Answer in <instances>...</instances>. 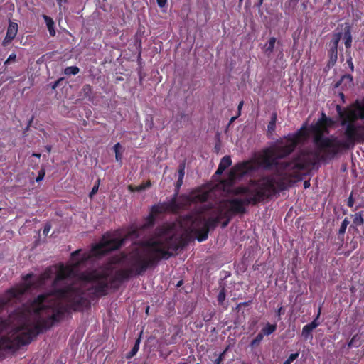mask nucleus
I'll list each match as a JSON object with an SVG mask.
<instances>
[{
	"label": "nucleus",
	"mask_w": 364,
	"mask_h": 364,
	"mask_svg": "<svg viewBox=\"0 0 364 364\" xmlns=\"http://www.w3.org/2000/svg\"><path fill=\"white\" fill-rule=\"evenodd\" d=\"M224 171H225L224 168H221V167H220L218 166V169H217V171L215 172V174L220 175V174H222L224 172Z\"/></svg>",
	"instance_id": "c03bdc74"
},
{
	"label": "nucleus",
	"mask_w": 364,
	"mask_h": 364,
	"mask_svg": "<svg viewBox=\"0 0 364 364\" xmlns=\"http://www.w3.org/2000/svg\"><path fill=\"white\" fill-rule=\"evenodd\" d=\"M263 1H264L259 0V1H258V6H260L262 4Z\"/></svg>",
	"instance_id": "052dcab7"
},
{
	"label": "nucleus",
	"mask_w": 364,
	"mask_h": 364,
	"mask_svg": "<svg viewBox=\"0 0 364 364\" xmlns=\"http://www.w3.org/2000/svg\"><path fill=\"white\" fill-rule=\"evenodd\" d=\"M336 109L339 117L341 119V125H347L349 123H355L358 119H360L356 112L352 107L349 109L342 110L341 106L337 105Z\"/></svg>",
	"instance_id": "9d476101"
},
{
	"label": "nucleus",
	"mask_w": 364,
	"mask_h": 364,
	"mask_svg": "<svg viewBox=\"0 0 364 364\" xmlns=\"http://www.w3.org/2000/svg\"><path fill=\"white\" fill-rule=\"evenodd\" d=\"M32 156H35V157H36L38 159H40L41 155V154H38V153H33Z\"/></svg>",
	"instance_id": "5fc2aeb1"
},
{
	"label": "nucleus",
	"mask_w": 364,
	"mask_h": 364,
	"mask_svg": "<svg viewBox=\"0 0 364 364\" xmlns=\"http://www.w3.org/2000/svg\"><path fill=\"white\" fill-rule=\"evenodd\" d=\"M277 114L276 112H274L272 114V117H271V120L269 121V122H273V124H276L277 122Z\"/></svg>",
	"instance_id": "ea45409f"
},
{
	"label": "nucleus",
	"mask_w": 364,
	"mask_h": 364,
	"mask_svg": "<svg viewBox=\"0 0 364 364\" xmlns=\"http://www.w3.org/2000/svg\"><path fill=\"white\" fill-rule=\"evenodd\" d=\"M227 225H228V221L224 222V223H223V224L222 228H224V227H225V226H226Z\"/></svg>",
	"instance_id": "680f3d73"
},
{
	"label": "nucleus",
	"mask_w": 364,
	"mask_h": 364,
	"mask_svg": "<svg viewBox=\"0 0 364 364\" xmlns=\"http://www.w3.org/2000/svg\"><path fill=\"white\" fill-rule=\"evenodd\" d=\"M228 350V348H226L225 350H223V352H222L219 356L218 358H221V360L223 361L224 358H225V355L226 353Z\"/></svg>",
	"instance_id": "a18cd8bd"
},
{
	"label": "nucleus",
	"mask_w": 364,
	"mask_h": 364,
	"mask_svg": "<svg viewBox=\"0 0 364 364\" xmlns=\"http://www.w3.org/2000/svg\"><path fill=\"white\" fill-rule=\"evenodd\" d=\"M304 186L305 188H309L310 186V182L309 181H304Z\"/></svg>",
	"instance_id": "603ef678"
},
{
	"label": "nucleus",
	"mask_w": 364,
	"mask_h": 364,
	"mask_svg": "<svg viewBox=\"0 0 364 364\" xmlns=\"http://www.w3.org/2000/svg\"><path fill=\"white\" fill-rule=\"evenodd\" d=\"M346 229H339L338 235H344Z\"/></svg>",
	"instance_id": "6e6d98bb"
},
{
	"label": "nucleus",
	"mask_w": 364,
	"mask_h": 364,
	"mask_svg": "<svg viewBox=\"0 0 364 364\" xmlns=\"http://www.w3.org/2000/svg\"><path fill=\"white\" fill-rule=\"evenodd\" d=\"M159 234L152 237L153 239L160 240V247L167 250L171 257L177 254L178 250H183L191 242L196 239L198 242L205 241L208 237L210 229H184L182 233L173 232L174 229H159Z\"/></svg>",
	"instance_id": "20e7f679"
},
{
	"label": "nucleus",
	"mask_w": 364,
	"mask_h": 364,
	"mask_svg": "<svg viewBox=\"0 0 364 364\" xmlns=\"http://www.w3.org/2000/svg\"><path fill=\"white\" fill-rule=\"evenodd\" d=\"M50 229H43V235L47 236Z\"/></svg>",
	"instance_id": "3c124183"
},
{
	"label": "nucleus",
	"mask_w": 364,
	"mask_h": 364,
	"mask_svg": "<svg viewBox=\"0 0 364 364\" xmlns=\"http://www.w3.org/2000/svg\"><path fill=\"white\" fill-rule=\"evenodd\" d=\"M252 303V301L250 300L248 301H245V302H240L237 304V309H239L240 308L241 306H248L250 304Z\"/></svg>",
	"instance_id": "c9c22d12"
},
{
	"label": "nucleus",
	"mask_w": 364,
	"mask_h": 364,
	"mask_svg": "<svg viewBox=\"0 0 364 364\" xmlns=\"http://www.w3.org/2000/svg\"><path fill=\"white\" fill-rule=\"evenodd\" d=\"M132 234L134 235H136L137 236L139 235V229H132Z\"/></svg>",
	"instance_id": "09e8293b"
},
{
	"label": "nucleus",
	"mask_w": 364,
	"mask_h": 364,
	"mask_svg": "<svg viewBox=\"0 0 364 364\" xmlns=\"http://www.w3.org/2000/svg\"><path fill=\"white\" fill-rule=\"evenodd\" d=\"M50 227H51V226H50V224H48V223H47V224L45 225V227H44V228H50Z\"/></svg>",
	"instance_id": "69168bd1"
},
{
	"label": "nucleus",
	"mask_w": 364,
	"mask_h": 364,
	"mask_svg": "<svg viewBox=\"0 0 364 364\" xmlns=\"http://www.w3.org/2000/svg\"><path fill=\"white\" fill-rule=\"evenodd\" d=\"M243 104H244V102L243 101H241L239 105H238V107H237V114L238 115H240L241 114V109L243 106Z\"/></svg>",
	"instance_id": "79ce46f5"
},
{
	"label": "nucleus",
	"mask_w": 364,
	"mask_h": 364,
	"mask_svg": "<svg viewBox=\"0 0 364 364\" xmlns=\"http://www.w3.org/2000/svg\"><path fill=\"white\" fill-rule=\"evenodd\" d=\"M141 343V336H139L135 341V343L134 346L132 347V350L127 354L126 358L127 359H130L132 357H134L139 349V345Z\"/></svg>",
	"instance_id": "412c9836"
},
{
	"label": "nucleus",
	"mask_w": 364,
	"mask_h": 364,
	"mask_svg": "<svg viewBox=\"0 0 364 364\" xmlns=\"http://www.w3.org/2000/svg\"><path fill=\"white\" fill-rule=\"evenodd\" d=\"M157 4L159 7L162 8L165 6L167 3V0H156Z\"/></svg>",
	"instance_id": "4c0bfd02"
},
{
	"label": "nucleus",
	"mask_w": 364,
	"mask_h": 364,
	"mask_svg": "<svg viewBox=\"0 0 364 364\" xmlns=\"http://www.w3.org/2000/svg\"><path fill=\"white\" fill-rule=\"evenodd\" d=\"M351 107L356 112L360 119H364V96L360 100L357 99Z\"/></svg>",
	"instance_id": "ddd939ff"
},
{
	"label": "nucleus",
	"mask_w": 364,
	"mask_h": 364,
	"mask_svg": "<svg viewBox=\"0 0 364 364\" xmlns=\"http://www.w3.org/2000/svg\"><path fill=\"white\" fill-rule=\"evenodd\" d=\"M283 364H291L289 361H288L287 360H286Z\"/></svg>",
	"instance_id": "e2e57ef3"
},
{
	"label": "nucleus",
	"mask_w": 364,
	"mask_h": 364,
	"mask_svg": "<svg viewBox=\"0 0 364 364\" xmlns=\"http://www.w3.org/2000/svg\"><path fill=\"white\" fill-rule=\"evenodd\" d=\"M18 26L16 23L11 21L9 22L6 36L2 41L3 46H7L16 38L18 32Z\"/></svg>",
	"instance_id": "9b49d317"
},
{
	"label": "nucleus",
	"mask_w": 364,
	"mask_h": 364,
	"mask_svg": "<svg viewBox=\"0 0 364 364\" xmlns=\"http://www.w3.org/2000/svg\"><path fill=\"white\" fill-rule=\"evenodd\" d=\"M360 339V337L358 334L354 335L350 341L348 343V348H352L353 347H358L360 345H357L355 343L358 340Z\"/></svg>",
	"instance_id": "bb28decb"
},
{
	"label": "nucleus",
	"mask_w": 364,
	"mask_h": 364,
	"mask_svg": "<svg viewBox=\"0 0 364 364\" xmlns=\"http://www.w3.org/2000/svg\"><path fill=\"white\" fill-rule=\"evenodd\" d=\"M56 1H57V2H58V4L60 6H61V5H62V2H63V1H64V2H66V1H67V0H56Z\"/></svg>",
	"instance_id": "13d9d810"
},
{
	"label": "nucleus",
	"mask_w": 364,
	"mask_h": 364,
	"mask_svg": "<svg viewBox=\"0 0 364 364\" xmlns=\"http://www.w3.org/2000/svg\"><path fill=\"white\" fill-rule=\"evenodd\" d=\"M203 228H210V227L209 225H205Z\"/></svg>",
	"instance_id": "774afa93"
},
{
	"label": "nucleus",
	"mask_w": 364,
	"mask_h": 364,
	"mask_svg": "<svg viewBox=\"0 0 364 364\" xmlns=\"http://www.w3.org/2000/svg\"><path fill=\"white\" fill-rule=\"evenodd\" d=\"M80 72V69L77 66H69L65 68L64 74L66 75H75Z\"/></svg>",
	"instance_id": "b1692460"
},
{
	"label": "nucleus",
	"mask_w": 364,
	"mask_h": 364,
	"mask_svg": "<svg viewBox=\"0 0 364 364\" xmlns=\"http://www.w3.org/2000/svg\"><path fill=\"white\" fill-rule=\"evenodd\" d=\"M277 324H271L267 323L264 327L262 328L261 333L263 336H269L277 330Z\"/></svg>",
	"instance_id": "6ab92c4d"
},
{
	"label": "nucleus",
	"mask_w": 364,
	"mask_h": 364,
	"mask_svg": "<svg viewBox=\"0 0 364 364\" xmlns=\"http://www.w3.org/2000/svg\"><path fill=\"white\" fill-rule=\"evenodd\" d=\"M58 81H56V82L53 84V85L52 86V88H53V89H55V88H56V87L58 86Z\"/></svg>",
	"instance_id": "bf43d9fd"
},
{
	"label": "nucleus",
	"mask_w": 364,
	"mask_h": 364,
	"mask_svg": "<svg viewBox=\"0 0 364 364\" xmlns=\"http://www.w3.org/2000/svg\"><path fill=\"white\" fill-rule=\"evenodd\" d=\"M98 191V185L94 186L92 191L90 193V197L92 198L93 195H95Z\"/></svg>",
	"instance_id": "e433bc0d"
},
{
	"label": "nucleus",
	"mask_w": 364,
	"mask_h": 364,
	"mask_svg": "<svg viewBox=\"0 0 364 364\" xmlns=\"http://www.w3.org/2000/svg\"><path fill=\"white\" fill-rule=\"evenodd\" d=\"M353 199L352 196H350L348 200V206L353 207Z\"/></svg>",
	"instance_id": "37998d69"
},
{
	"label": "nucleus",
	"mask_w": 364,
	"mask_h": 364,
	"mask_svg": "<svg viewBox=\"0 0 364 364\" xmlns=\"http://www.w3.org/2000/svg\"><path fill=\"white\" fill-rule=\"evenodd\" d=\"M45 175H46V171L44 168H41L39 171H38V176L36 177V182H40L41 181L43 178L45 177Z\"/></svg>",
	"instance_id": "7c9ffc66"
},
{
	"label": "nucleus",
	"mask_w": 364,
	"mask_h": 364,
	"mask_svg": "<svg viewBox=\"0 0 364 364\" xmlns=\"http://www.w3.org/2000/svg\"><path fill=\"white\" fill-rule=\"evenodd\" d=\"M275 128H276V124H273V122H269L268 125H267V129H268V132H272L275 130Z\"/></svg>",
	"instance_id": "f704fd0d"
},
{
	"label": "nucleus",
	"mask_w": 364,
	"mask_h": 364,
	"mask_svg": "<svg viewBox=\"0 0 364 364\" xmlns=\"http://www.w3.org/2000/svg\"><path fill=\"white\" fill-rule=\"evenodd\" d=\"M178 178H181L183 180L184 175H185V164L184 163L180 164L179 167H178Z\"/></svg>",
	"instance_id": "c756f323"
},
{
	"label": "nucleus",
	"mask_w": 364,
	"mask_h": 364,
	"mask_svg": "<svg viewBox=\"0 0 364 364\" xmlns=\"http://www.w3.org/2000/svg\"><path fill=\"white\" fill-rule=\"evenodd\" d=\"M45 149H46V150L47 151V152L50 153V152L51 151V150H52V146H50V145H46V146H45Z\"/></svg>",
	"instance_id": "8fccbe9b"
},
{
	"label": "nucleus",
	"mask_w": 364,
	"mask_h": 364,
	"mask_svg": "<svg viewBox=\"0 0 364 364\" xmlns=\"http://www.w3.org/2000/svg\"><path fill=\"white\" fill-rule=\"evenodd\" d=\"M341 82H344L345 85H348L349 86H350L351 85H353V77L352 76V75L350 74H345L343 75L341 80L336 84V87H338Z\"/></svg>",
	"instance_id": "4be33fe9"
},
{
	"label": "nucleus",
	"mask_w": 364,
	"mask_h": 364,
	"mask_svg": "<svg viewBox=\"0 0 364 364\" xmlns=\"http://www.w3.org/2000/svg\"><path fill=\"white\" fill-rule=\"evenodd\" d=\"M346 63L348 64L350 71L353 73L354 71V65L351 56H349V58H347Z\"/></svg>",
	"instance_id": "2f4dec72"
},
{
	"label": "nucleus",
	"mask_w": 364,
	"mask_h": 364,
	"mask_svg": "<svg viewBox=\"0 0 364 364\" xmlns=\"http://www.w3.org/2000/svg\"><path fill=\"white\" fill-rule=\"evenodd\" d=\"M343 127V138H334L333 145L329 152L328 161L338 157L344 151L353 149L355 144L364 143V125L349 123Z\"/></svg>",
	"instance_id": "39448f33"
},
{
	"label": "nucleus",
	"mask_w": 364,
	"mask_h": 364,
	"mask_svg": "<svg viewBox=\"0 0 364 364\" xmlns=\"http://www.w3.org/2000/svg\"><path fill=\"white\" fill-rule=\"evenodd\" d=\"M346 226H347L346 220H344L342 223L341 228H346Z\"/></svg>",
	"instance_id": "4d7b16f0"
},
{
	"label": "nucleus",
	"mask_w": 364,
	"mask_h": 364,
	"mask_svg": "<svg viewBox=\"0 0 364 364\" xmlns=\"http://www.w3.org/2000/svg\"><path fill=\"white\" fill-rule=\"evenodd\" d=\"M247 205L245 200L232 199L230 201V210L233 213H244L246 210L245 205Z\"/></svg>",
	"instance_id": "f8f14e48"
},
{
	"label": "nucleus",
	"mask_w": 364,
	"mask_h": 364,
	"mask_svg": "<svg viewBox=\"0 0 364 364\" xmlns=\"http://www.w3.org/2000/svg\"><path fill=\"white\" fill-rule=\"evenodd\" d=\"M223 361L221 360V358H217L214 361L213 364H223Z\"/></svg>",
	"instance_id": "49530a36"
},
{
	"label": "nucleus",
	"mask_w": 364,
	"mask_h": 364,
	"mask_svg": "<svg viewBox=\"0 0 364 364\" xmlns=\"http://www.w3.org/2000/svg\"><path fill=\"white\" fill-rule=\"evenodd\" d=\"M277 38L275 37H271L268 40V42L264 46V52L267 55H270L274 49Z\"/></svg>",
	"instance_id": "4468645a"
},
{
	"label": "nucleus",
	"mask_w": 364,
	"mask_h": 364,
	"mask_svg": "<svg viewBox=\"0 0 364 364\" xmlns=\"http://www.w3.org/2000/svg\"><path fill=\"white\" fill-rule=\"evenodd\" d=\"M210 197V191H204L202 188H198L191 191L189 195H181L179 199L181 200L180 203L182 204V208H183L193 203L206 202Z\"/></svg>",
	"instance_id": "6e6552de"
},
{
	"label": "nucleus",
	"mask_w": 364,
	"mask_h": 364,
	"mask_svg": "<svg viewBox=\"0 0 364 364\" xmlns=\"http://www.w3.org/2000/svg\"><path fill=\"white\" fill-rule=\"evenodd\" d=\"M43 18L45 22L46 23L47 28L48 29L49 33L51 36H54L55 35V23L53 20L46 15H43Z\"/></svg>",
	"instance_id": "dca6fc26"
},
{
	"label": "nucleus",
	"mask_w": 364,
	"mask_h": 364,
	"mask_svg": "<svg viewBox=\"0 0 364 364\" xmlns=\"http://www.w3.org/2000/svg\"><path fill=\"white\" fill-rule=\"evenodd\" d=\"M321 308L319 307L318 309V313H317V315L316 316V318L313 320V321H311L309 324H313L314 326L313 328L315 329L316 327H318L319 325H320V322L318 321L319 317H320V315H321Z\"/></svg>",
	"instance_id": "c85d7f7f"
},
{
	"label": "nucleus",
	"mask_w": 364,
	"mask_h": 364,
	"mask_svg": "<svg viewBox=\"0 0 364 364\" xmlns=\"http://www.w3.org/2000/svg\"><path fill=\"white\" fill-rule=\"evenodd\" d=\"M151 186V181H147L146 183H143L138 186H133L132 185L128 186V189L131 192H140L142 191Z\"/></svg>",
	"instance_id": "2eb2a0df"
},
{
	"label": "nucleus",
	"mask_w": 364,
	"mask_h": 364,
	"mask_svg": "<svg viewBox=\"0 0 364 364\" xmlns=\"http://www.w3.org/2000/svg\"><path fill=\"white\" fill-rule=\"evenodd\" d=\"M226 298V289L223 287L220 290L218 296H217V301L220 305H223Z\"/></svg>",
	"instance_id": "393cba45"
},
{
	"label": "nucleus",
	"mask_w": 364,
	"mask_h": 364,
	"mask_svg": "<svg viewBox=\"0 0 364 364\" xmlns=\"http://www.w3.org/2000/svg\"><path fill=\"white\" fill-rule=\"evenodd\" d=\"M328 117L326 115L324 112L321 113V117L318 119L316 122H321L323 121H326Z\"/></svg>",
	"instance_id": "58836bf2"
},
{
	"label": "nucleus",
	"mask_w": 364,
	"mask_h": 364,
	"mask_svg": "<svg viewBox=\"0 0 364 364\" xmlns=\"http://www.w3.org/2000/svg\"><path fill=\"white\" fill-rule=\"evenodd\" d=\"M225 179H224L225 181ZM221 181L220 184L224 191L232 192L234 195L245 194L246 204L255 205L269 198L279 191H282L287 188L286 181L282 178H276L273 176H266L259 180L250 181V186H241L231 190L232 186L225 187Z\"/></svg>",
	"instance_id": "7ed1b4c3"
},
{
	"label": "nucleus",
	"mask_w": 364,
	"mask_h": 364,
	"mask_svg": "<svg viewBox=\"0 0 364 364\" xmlns=\"http://www.w3.org/2000/svg\"><path fill=\"white\" fill-rule=\"evenodd\" d=\"M284 313V309H283V307H282V306H280V307L277 309V311H276V314H277V316H278L279 317L282 314H283Z\"/></svg>",
	"instance_id": "a19ab883"
},
{
	"label": "nucleus",
	"mask_w": 364,
	"mask_h": 364,
	"mask_svg": "<svg viewBox=\"0 0 364 364\" xmlns=\"http://www.w3.org/2000/svg\"><path fill=\"white\" fill-rule=\"evenodd\" d=\"M299 352L295 353H291L288 357V358L287 360L291 363L293 361H294L299 357Z\"/></svg>",
	"instance_id": "72a5a7b5"
},
{
	"label": "nucleus",
	"mask_w": 364,
	"mask_h": 364,
	"mask_svg": "<svg viewBox=\"0 0 364 364\" xmlns=\"http://www.w3.org/2000/svg\"><path fill=\"white\" fill-rule=\"evenodd\" d=\"M335 124V121L329 117L326 121L316 122L311 129L314 133L313 142L316 147V153L320 155L321 160L328 161L329 152L333 145L334 138L336 136L331 135L326 136L325 134H329V129Z\"/></svg>",
	"instance_id": "423d86ee"
},
{
	"label": "nucleus",
	"mask_w": 364,
	"mask_h": 364,
	"mask_svg": "<svg viewBox=\"0 0 364 364\" xmlns=\"http://www.w3.org/2000/svg\"><path fill=\"white\" fill-rule=\"evenodd\" d=\"M240 116V115H238V114H237V115H236V116L232 117L230 119V123L233 122H234L236 119H237Z\"/></svg>",
	"instance_id": "864d4df0"
},
{
	"label": "nucleus",
	"mask_w": 364,
	"mask_h": 364,
	"mask_svg": "<svg viewBox=\"0 0 364 364\" xmlns=\"http://www.w3.org/2000/svg\"><path fill=\"white\" fill-rule=\"evenodd\" d=\"M33 117H32L30 119V120L28 121V125H27L26 128L25 129V131H27L29 129V127H31V124L33 122Z\"/></svg>",
	"instance_id": "de8ad7c7"
},
{
	"label": "nucleus",
	"mask_w": 364,
	"mask_h": 364,
	"mask_svg": "<svg viewBox=\"0 0 364 364\" xmlns=\"http://www.w3.org/2000/svg\"><path fill=\"white\" fill-rule=\"evenodd\" d=\"M232 164V160L230 156H223L219 164V166L224 168L225 170L230 166Z\"/></svg>",
	"instance_id": "5701e85b"
},
{
	"label": "nucleus",
	"mask_w": 364,
	"mask_h": 364,
	"mask_svg": "<svg viewBox=\"0 0 364 364\" xmlns=\"http://www.w3.org/2000/svg\"><path fill=\"white\" fill-rule=\"evenodd\" d=\"M16 53H13L9 56V58L4 62V64L6 65V64H9L10 62H14L16 60Z\"/></svg>",
	"instance_id": "473e14b6"
},
{
	"label": "nucleus",
	"mask_w": 364,
	"mask_h": 364,
	"mask_svg": "<svg viewBox=\"0 0 364 364\" xmlns=\"http://www.w3.org/2000/svg\"><path fill=\"white\" fill-rule=\"evenodd\" d=\"M127 238L128 235L109 239L104 235L102 240L93 245L89 252L80 254L82 250L79 249L72 252L71 264L60 267L53 282V289L50 292L38 295L29 307L23 304L16 309L9 315V321L0 317V350H16L21 346L28 345L33 337L59 322L67 311L60 305V299H65L69 308L75 311H81L89 305L81 287L71 284L57 288L61 282L78 277L83 282L95 284L91 289L95 291L97 296H107L109 289H118L124 282L133 277L143 275L149 269L157 266L160 261L171 257V254L167 250L160 247V240L151 237L141 241L138 247L122 256V262L126 268L115 271L109 282L111 274L109 267L79 272L80 267L92 257H100L119 249L124 245ZM33 277V274H27L23 277V284L5 292L0 298V312L19 301L32 287L43 284L48 274L45 272L36 282L31 281Z\"/></svg>",
	"instance_id": "f257e3e1"
},
{
	"label": "nucleus",
	"mask_w": 364,
	"mask_h": 364,
	"mask_svg": "<svg viewBox=\"0 0 364 364\" xmlns=\"http://www.w3.org/2000/svg\"><path fill=\"white\" fill-rule=\"evenodd\" d=\"M264 338L263 333L259 332L254 339L251 341L250 346L252 347L257 346Z\"/></svg>",
	"instance_id": "a878e982"
},
{
	"label": "nucleus",
	"mask_w": 364,
	"mask_h": 364,
	"mask_svg": "<svg viewBox=\"0 0 364 364\" xmlns=\"http://www.w3.org/2000/svg\"><path fill=\"white\" fill-rule=\"evenodd\" d=\"M181 209H182V204L176 200V196H172L170 200L160 202L151 207L149 215L147 217L148 225H154L159 215L169 212L176 213Z\"/></svg>",
	"instance_id": "0eeeda50"
},
{
	"label": "nucleus",
	"mask_w": 364,
	"mask_h": 364,
	"mask_svg": "<svg viewBox=\"0 0 364 364\" xmlns=\"http://www.w3.org/2000/svg\"><path fill=\"white\" fill-rule=\"evenodd\" d=\"M301 129L296 134L289 136L287 139L289 144L284 146L274 144L263 149L253 161H245L235 164L231 168L228 178L223 183L225 187L232 186L237 179H240L259 168L264 170H272L274 168L280 171H304L309 166V161L303 153L299 154L292 160L287 162H279L290 155L296 149L301 135L304 134Z\"/></svg>",
	"instance_id": "f03ea898"
},
{
	"label": "nucleus",
	"mask_w": 364,
	"mask_h": 364,
	"mask_svg": "<svg viewBox=\"0 0 364 364\" xmlns=\"http://www.w3.org/2000/svg\"><path fill=\"white\" fill-rule=\"evenodd\" d=\"M181 284H182V281H179V282H178V284H177V286H178V287H180Z\"/></svg>",
	"instance_id": "338daca9"
},
{
	"label": "nucleus",
	"mask_w": 364,
	"mask_h": 364,
	"mask_svg": "<svg viewBox=\"0 0 364 364\" xmlns=\"http://www.w3.org/2000/svg\"><path fill=\"white\" fill-rule=\"evenodd\" d=\"M313 324H306L302 328L301 335L305 339L312 338V331L314 329Z\"/></svg>",
	"instance_id": "a211bd4d"
},
{
	"label": "nucleus",
	"mask_w": 364,
	"mask_h": 364,
	"mask_svg": "<svg viewBox=\"0 0 364 364\" xmlns=\"http://www.w3.org/2000/svg\"><path fill=\"white\" fill-rule=\"evenodd\" d=\"M342 33H334L333 38L330 43V48L328 50V66H333L338 59V46L341 41Z\"/></svg>",
	"instance_id": "1a4fd4ad"
},
{
	"label": "nucleus",
	"mask_w": 364,
	"mask_h": 364,
	"mask_svg": "<svg viewBox=\"0 0 364 364\" xmlns=\"http://www.w3.org/2000/svg\"><path fill=\"white\" fill-rule=\"evenodd\" d=\"M182 184H183V180L181 179V178H178V180L176 181V183L175 193L173 195V196H176V201H178V192H179V190H180Z\"/></svg>",
	"instance_id": "cd10ccee"
},
{
	"label": "nucleus",
	"mask_w": 364,
	"mask_h": 364,
	"mask_svg": "<svg viewBox=\"0 0 364 364\" xmlns=\"http://www.w3.org/2000/svg\"><path fill=\"white\" fill-rule=\"evenodd\" d=\"M122 146L119 142L114 144L113 149L115 154V159L121 165L122 164V152L121 151Z\"/></svg>",
	"instance_id": "aec40b11"
},
{
	"label": "nucleus",
	"mask_w": 364,
	"mask_h": 364,
	"mask_svg": "<svg viewBox=\"0 0 364 364\" xmlns=\"http://www.w3.org/2000/svg\"><path fill=\"white\" fill-rule=\"evenodd\" d=\"M343 36L345 46L346 48H350L352 43V36L350 26H346L345 28Z\"/></svg>",
	"instance_id": "f3484780"
},
{
	"label": "nucleus",
	"mask_w": 364,
	"mask_h": 364,
	"mask_svg": "<svg viewBox=\"0 0 364 364\" xmlns=\"http://www.w3.org/2000/svg\"><path fill=\"white\" fill-rule=\"evenodd\" d=\"M85 87H86L89 90L91 89V86L90 85H86Z\"/></svg>",
	"instance_id": "0e129e2a"
}]
</instances>
